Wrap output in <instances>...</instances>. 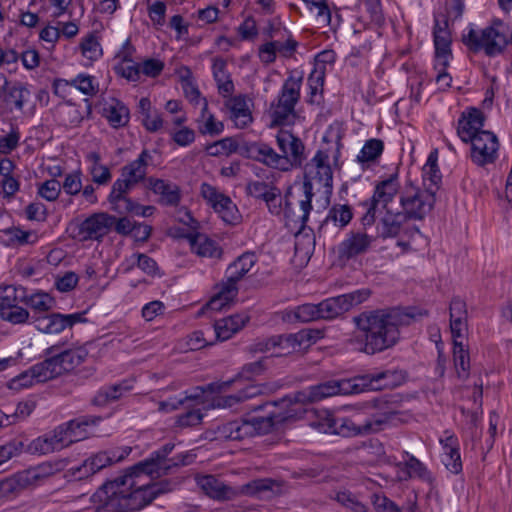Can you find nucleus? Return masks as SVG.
<instances>
[{"label": "nucleus", "mask_w": 512, "mask_h": 512, "mask_svg": "<svg viewBox=\"0 0 512 512\" xmlns=\"http://www.w3.org/2000/svg\"><path fill=\"white\" fill-rule=\"evenodd\" d=\"M155 475L136 464L102 485L107 495L102 512H134L149 505L159 494L168 491L162 483H153Z\"/></svg>", "instance_id": "nucleus-1"}, {"label": "nucleus", "mask_w": 512, "mask_h": 512, "mask_svg": "<svg viewBox=\"0 0 512 512\" xmlns=\"http://www.w3.org/2000/svg\"><path fill=\"white\" fill-rule=\"evenodd\" d=\"M424 314H415L400 308L360 313L353 318L354 324L363 336L359 351L374 355L394 347L400 339V327L410 325L417 316Z\"/></svg>", "instance_id": "nucleus-2"}, {"label": "nucleus", "mask_w": 512, "mask_h": 512, "mask_svg": "<svg viewBox=\"0 0 512 512\" xmlns=\"http://www.w3.org/2000/svg\"><path fill=\"white\" fill-rule=\"evenodd\" d=\"M372 406L379 409L381 413L374 415L371 419L365 421L364 424H356L351 419L337 417L325 411L324 415L320 417L317 422H314L313 425L324 433L336 434L343 437L378 432L381 430L382 425L387 423L389 419L396 414V411L392 407V403L385 397L374 399Z\"/></svg>", "instance_id": "nucleus-3"}, {"label": "nucleus", "mask_w": 512, "mask_h": 512, "mask_svg": "<svg viewBox=\"0 0 512 512\" xmlns=\"http://www.w3.org/2000/svg\"><path fill=\"white\" fill-rule=\"evenodd\" d=\"M512 39L509 26L500 19H494L483 29H470L463 35V43L473 53L483 52L488 57L504 53Z\"/></svg>", "instance_id": "nucleus-4"}, {"label": "nucleus", "mask_w": 512, "mask_h": 512, "mask_svg": "<svg viewBox=\"0 0 512 512\" xmlns=\"http://www.w3.org/2000/svg\"><path fill=\"white\" fill-rule=\"evenodd\" d=\"M197 484L211 499L217 501H229L234 499L240 493L256 495L259 492L271 490L273 481L270 479L255 480L243 485L240 491H238L213 475H204L197 477Z\"/></svg>", "instance_id": "nucleus-5"}, {"label": "nucleus", "mask_w": 512, "mask_h": 512, "mask_svg": "<svg viewBox=\"0 0 512 512\" xmlns=\"http://www.w3.org/2000/svg\"><path fill=\"white\" fill-rule=\"evenodd\" d=\"M87 421L71 420L65 425L59 426L54 430L51 437L38 438L31 442L27 450L31 453L47 454L59 450L73 442L79 441L85 437L81 428L87 426Z\"/></svg>", "instance_id": "nucleus-6"}, {"label": "nucleus", "mask_w": 512, "mask_h": 512, "mask_svg": "<svg viewBox=\"0 0 512 512\" xmlns=\"http://www.w3.org/2000/svg\"><path fill=\"white\" fill-rule=\"evenodd\" d=\"M152 162V155L144 149L139 157L131 163L125 165L121 169L122 179H118L113 183L111 193L109 195L110 203H114L126 197V194L139 182L145 179L147 167Z\"/></svg>", "instance_id": "nucleus-7"}, {"label": "nucleus", "mask_w": 512, "mask_h": 512, "mask_svg": "<svg viewBox=\"0 0 512 512\" xmlns=\"http://www.w3.org/2000/svg\"><path fill=\"white\" fill-rule=\"evenodd\" d=\"M435 191L422 190L412 184L400 193L399 203L402 213L408 220H422L433 209Z\"/></svg>", "instance_id": "nucleus-8"}, {"label": "nucleus", "mask_w": 512, "mask_h": 512, "mask_svg": "<svg viewBox=\"0 0 512 512\" xmlns=\"http://www.w3.org/2000/svg\"><path fill=\"white\" fill-rule=\"evenodd\" d=\"M399 193V183L396 176L380 181L376 184L374 193L367 203L368 208L363 215L361 222L363 227H372L376 222V213L382 209H396L394 199Z\"/></svg>", "instance_id": "nucleus-9"}, {"label": "nucleus", "mask_w": 512, "mask_h": 512, "mask_svg": "<svg viewBox=\"0 0 512 512\" xmlns=\"http://www.w3.org/2000/svg\"><path fill=\"white\" fill-rule=\"evenodd\" d=\"M301 79L289 77L283 84L277 103L271 105L272 126L286 125L295 118V105L300 99Z\"/></svg>", "instance_id": "nucleus-10"}, {"label": "nucleus", "mask_w": 512, "mask_h": 512, "mask_svg": "<svg viewBox=\"0 0 512 512\" xmlns=\"http://www.w3.org/2000/svg\"><path fill=\"white\" fill-rule=\"evenodd\" d=\"M116 221V217L108 213H94L73 227V238L80 242L101 241L107 235Z\"/></svg>", "instance_id": "nucleus-11"}, {"label": "nucleus", "mask_w": 512, "mask_h": 512, "mask_svg": "<svg viewBox=\"0 0 512 512\" xmlns=\"http://www.w3.org/2000/svg\"><path fill=\"white\" fill-rule=\"evenodd\" d=\"M174 447L175 445L173 443H166L160 449L153 452L149 458L138 462L136 464V468L144 469L156 477H161L162 475L167 474L172 467L189 464L187 461L189 456L186 454H180L170 459L167 458Z\"/></svg>", "instance_id": "nucleus-12"}, {"label": "nucleus", "mask_w": 512, "mask_h": 512, "mask_svg": "<svg viewBox=\"0 0 512 512\" xmlns=\"http://www.w3.org/2000/svg\"><path fill=\"white\" fill-rule=\"evenodd\" d=\"M58 346H51L46 350L47 355H52L46 360L35 364L28 371L22 373L15 382H18L22 387H29L35 383H44L48 380L54 379L61 375V368H59L57 358L54 353L58 352Z\"/></svg>", "instance_id": "nucleus-13"}, {"label": "nucleus", "mask_w": 512, "mask_h": 512, "mask_svg": "<svg viewBox=\"0 0 512 512\" xmlns=\"http://www.w3.org/2000/svg\"><path fill=\"white\" fill-rule=\"evenodd\" d=\"M130 452V447L100 451L87 458L82 465L74 470V473L79 474L80 479L87 478L105 467L121 462L130 454Z\"/></svg>", "instance_id": "nucleus-14"}, {"label": "nucleus", "mask_w": 512, "mask_h": 512, "mask_svg": "<svg viewBox=\"0 0 512 512\" xmlns=\"http://www.w3.org/2000/svg\"><path fill=\"white\" fill-rule=\"evenodd\" d=\"M469 142L471 158L475 164L483 167L496 160L499 143L495 134L486 130L480 131Z\"/></svg>", "instance_id": "nucleus-15"}, {"label": "nucleus", "mask_w": 512, "mask_h": 512, "mask_svg": "<svg viewBox=\"0 0 512 512\" xmlns=\"http://www.w3.org/2000/svg\"><path fill=\"white\" fill-rule=\"evenodd\" d=\"M201 194L224 222L236 224L239 221L238 208L228 196L220 193L215 187L207 183L202 184Z\"/></svg>", "instance_id": "nucleus-16"}, {"label": "nucleus", "mask_w": 512, "mask_h": 512, "mask_svg": "<svg viewBox=\"0 0 512 512\" xmlns=\"http://www.w3.org/2000/svg\"><path fill=\"white\" fill-rule=\"evenodd\" d=\"M332 174L328 154L319 150L304 167V182L312 184V180H317L324 187L331 188Z\"/></svg>", "instance_id": "nucleus-17"}, {"label": "nucleus", "mask_w": 512, "mask_h": 512, "mask_svg": "<svg viewBox=\"0 0 512 512\" xmlns=\"http://www.w3.org/2000/svg\"><path fill=\"white\" fill-rule=\"evenodd\" d=\"M295 398L296 392L277 401L266 402L263 405L254 407L253 410L267 409L270 419H272L277 427L287 421L296 419L298 413L296 409L293 408V405L300 403L297 402Z\"/></svg>", "instance_id": "nucleus-18"}, {"label": "nucleus", "mask_w": 512, "mask_h": 512, "mask_svg": "<svg viewBox=\"0 0 512 512\" xmlns=\"http://www.w3.org/2000/svg\"><path fill=\"white\" fill-rule=\"evenodd\" d=\"M276 141L281 155L289 161V170L292 167H301L305 160L303 142L287 130H280Z\"/></svg>", "instance_id": "nucleus-19"}, {"label": "nucleus", "mask_w": 512, "mask_h": 512, "mask_svg": "<svg viewBox=\"0 0 512 512\" xmlns=\"http://www.w3.org/2000/svg\"><path fill=\"white\" fill-rule=\"evenodd\" d=\"M367 230V227L365 228ZM376 236L369 235L367 231H351L338 247V255L341 259H351L366 253Z\"/></svg>", "instance_id": "nucleus-20"}, {"label": "nucleus", "mask_w": 512, "mask_h": 512, "mask_svg": "<svg viewBox=\"0 0 512 512\" xmlns=\"http://www.w3.org/2000/svg\"><path fill=\"white\" fill-rule=\"evenodd\" d=\"M433 35L437 66L446 68L451 56V35L448 30V20L446 18L442 21L437 18L435 19Z\"/></svg>", "instance_id": "nucleus-21"}, {"label": "nucleus", "mask_w": 512, "mask_h": 512, "mask_svg": "<svg viewBox=\"0 0 512 512\" xmlns=\"http://www.w3.org/2000/svg\"><path fill=\"white\" fill-rule=\"evenodd\" d=\"M407 221L401 210L387 209L377 222L376 237L382 239L398 237Z\"/></svg>", "instance_id": "nucleus-22"}, {"label": "nucleus", "mask_w": 512, "mask_h": 512, "mask_svg": "<svg viewBox=\"0 0 512 512\" xmlns=\"http://www.w3.org/2000/svg\"><path fill=\"white\" fill-rule=\"evenodd\" d=\"M304 199L299 202V211H294L291 207V203L286 200L284 207V215L288 224L293 223L299 225V229L302 230L308 220L310 211L312 209V198L314 196L313 186L308 181L303 182Z\"/></svg>", "instance_id": "nucleus-23"}, {"label": "nucleus", "mask_w": 512, "mask_h": 512, "mask_svg": "<svg viewBox=\"0 0 512 512\" xmlns=\"http://www.w3.org/2000/svg\"><path fill=\"white\" fill-rule=\"evenodd\" d=\"M256 262V255L251 252H246L228 266L226 271L227 281L225 283L231 287L230 293L238 291L237 282L251 271Z\"/></svg>", "instance_id": "nucleus-24"}, {"label": "nucleus", "mask_w": 512, "mask_h": 512, "mask_svg": "<svg viewBox=\"0 0 512 512\" xmlns=\"http://www.w3.org/2000/svg\"><path fill=\"white\" fill-rule=\"evenodd\" d=\"M335 395H337L336 380H330L297 391L295 399L301 405H308Z\"/></svg>", "instance_id": "nucleus-25"}, {"label": "nucleus", "mask_w": 512, "mask_h": 512, "mask_svg": "<svg viewBox=\"0 0 512 512\" xmlns=\"http://www.w3.org/2000/svg\"><path fill=\"white\" fill-rule=\"evenodd\" d=\"M484 115L476 108H471L467 115L463 114L458 121L457 134L461 140L468 143L478 132L483 131Z\"/></svg>", "instance_id": "nucleus-26"}, {"label": "nucleus", "mask_w": 512, "mask_h": 512, "mask_svg": "<svg viewBox=\"0 0 512 512\" xmlns=\"http://www.w3.org/2000/svg\"><path fill=\"white\" fill-rule=\"evenodd\" d=\"M449 314L452 337L463 338L467 331L466 303L458 297L453 298L450 302Z\"/></svg>", "instance_id": "nucleus-27"}, {"label": "nucleus", "mask_w": 512, "mask_h": 512, "mask_svg": "<svg viewBox=\"0 0 512 512\" xmlns=\"http://www.w3.org/2000/svg\"><path fill=\"white\" fill-rule=\"evenodd\" d=\"M65 460H57L54 462H45L37 465L36 467H32L30 469L24 470V476L27 479V482L30 487H34L38 485L43 480L48 477L56 474L65 469L66 467Z\"/></svg>", "instance_id": "nucleus-28"}, {"label": "nucleus", "mask_w": 512, "mask_h": 512, "mask_svg": "<svg viewBox=\"0 0 512 512\" xmlns=\"http://www.w3.org/2000/svg\"><path fill=\"white\" fill-rule=\"evenodd\" d=\"M277 347L281 350L279 355L291 354L310 345L311 336L308 331L301 330L294 334L276 335Z\"/></svg>", "instance_id": "nucleus-29"}, {"label": "nucleus", "mask_w": 512, "mask_h": 512, "mask_svg": "<svg viewBox=\"0 0 512 512\" xmlns=\"http://www.w3.org/2000/svg\"><path fill=\"white\" fill-rule=\"evenodd\" d=\"M248 321L249 316L244 314H236L217 320L214 324L217 339L221 341L228 340L232 335L242 329Z\"/></svg>", "instance_id": "nucleus-30"}, {"label": "nucleus", "mask_w": 512, "mask_h": 512, "mask_svg": "<svg viewBox=\"0 0 512 512\" xmlns=\"http://www.w3.org/2000/svg\"><path fill=\"white\" fill-rule=\"evenodd\" d=\"M149 188L160 195V203L169 206H176L180 202V191L177 185L166 182L162 179L149 178Z\"/></svg>", "instance_id": "nucleus-31"}, {"label": "nucleus", "mask_w": 512, "mask_h": 512, "mask_svg": "<svg viewBox=\"0 0 512 512\" xmlns=\"http://www.w3.org/2000/svg\"><path fill=\"white\" fill-rule=\"evenodd\" d=\"M226 107L230 110L231 119L237 127L244 128L252 122L251 111L245 96L230 97L226 101Z\"/></svg>", "instance_id": "nucleus-32"}, {"label": "nucleus", "mask_w": 512, "mask_h": 512, "mask_svg": "<svg viewBox=\"0 0 512 512\" xmlns=\"http://www.w3.org/2000/svg\"><path fill=\"white\" fill-rule=\"evenodd\" d=\"M251 427L245 419L234 420L217 427L216 438L219 440H242L251 437Z\"/></svg>", "instance_id": "nucleus-33"}, {"label": "nucleus", "mask_w": 512, "mask_h": 512, "mask_svg": "<svg viewBox=\"0 0 512 512\" xmlns=\"http://www.w3.org/2000/svg\"><path fill=\"white\" fill-rule=\"evenodd\" d=\"M186 238L190 243L192 251L199 256L212 258L221 255V250L216 243L203 234L190 233L186 235Z\"/></svg>", "instance_id": "nucleus-34"}, {"label": "nucleus", "mask_w": 512, "mask_h": 512, "mask_svg": "<svg viewBox=\"0 0 512 512\" xmlns=\"http://www.w3.org/2000/svg\"><path fill=\"white\" fill-rule=\"evenodd\" d=\"M28 488L30 486L23 471L0 480V496L2 499L15 497Z\"/></svg>", "instance_id": "nucleus-35"}, {"label": "nucleus", "mask_w": 512, "mask_h": 512, "mask_svg": "<svg viewBox=\"0 0 512 512\" xmlns=\"http://www.w3.org/2000/svg\"><path fill=\"white\" fill-rule=\"evenodd\" d=\"M87 351L80 347L68 349L55 354L61 373L69 372L79 366L87 357Z\"/></svg>", "instance_id": "nucleus-36"}, {"label": "nucleus", "mask_w": 512, "mask_h": 512, "mask_svg": "<svg viewBox=\"0 0 512 512\" xmlns=\"http://www.w3.org/2000/svg\"><path fill=\"white\" fill-rule=\"evenodd\" d=\"M371 390L393 388L403 381V375L398 371H382L376 374H367Z\"/></svg>", "instance_id": "nucleus-37"}, {"label": "nucleus", "mask_w": 512, "mask_h": 512, "mask_svg": "<svg viewBox=\"0 0 512 512\" xmlns=\"http://www.w3.org/2000/svg\"><path fill=\"white\" fill-rule=\"evenodd\" d=\"M212 68L219 93L224 97L231 95L234 91V84L230 75L226 72V61L222 58H215Z\"/></svg>", "instance_id": "nucleus-38"}, {"label": "nucleus", "mask_w": 512, "mask_h": 512, "mask_svg": "<svg viewBox=\"0 0 512 512\" xmlns=\"http://www.w3.org/2000/svg\"><path fill=\"white\" fill-rule=\"evenodd\" d=\"M129 390L130 387L125 382L103 387L92 399V404L99 407L106 406L109 403L120 399L122 395Z\"/></svg>", "instance_id": "nucleus-39"}, {"label": "nucleus", "mask_w": 512, "mask_h": 512, "mask_svg": "<svg viewBox=\"0 0 512 512\" xmlns=\"http://www.w3.org/2000/svg\"><path fill=\"white\" fill-rule=\"evenodd\" d=\"M367 374L355 376L350 379L336 380V394H359L371 390Z\"/></svg>", "instance_id": "nucleus-40"}, {"label": "nucleus", "mask_w": 512, "mask_h": 512, "mask_svg": "<svg viewBox=\"0 0 512 512\" xmlns=\"http://www.w3.org/2000/svg\"><path fill=\"white\" fill-rule=\"evenodd\" d=\"M258 152L259 155L256 161L282 171L289 170V161L282 155L276 153L274 149L269 145L265 143H259Z\"/></svg>", "instance_id": "nucleus-41"}, {"label": "nucleus", "mask_w": 512, "mask_h": 512, "mask_svg": "<svg viewBox=\"0 0 512 512\" xmlns=\"http://www.w3.org/2000/svg\"><path fill=\"white\" fill-rule=\"evenodd\" d=\"M246 193L248 196L261 199L263 201L274 199L275 195H281L279 188L264 181L248 182L246 185Z\"/></svg>", "instance_id": "nucleus-42"}, {"label": "nucleus", "mask_w": 512, "mask_h": 512, "mask_svg": "<svg viewBox=\"0 0 512 512\" xmlns=\"http://www.w3.org/2000/svg\"><path fill=\"white\" fill-rule=\"evenodd\" d=\"M342 303L340 295L320 302L318 304L320 319L332 320L346 313Z\"/></svg>", "instance_id": "nucleus-43"}, {"label": "nucleus", "mask_w": 512, "mask_h": 512, "mask_svg": "<svg viewBox=\"0 0 512 512\" xmlns=\"http://www.w3.org/2000/svg\"><path fill=\"white\" fill-rule=\"evenodd\" d=\"M108 122L114 127H123L129 121V109L121 102L116 101L104 108Z\"/></svg>", "instance_id": "nucleus-44"}, {"label": "nucleus", "mask_w": 512, "mask_h": 512, "mask_svg": "<svg viewBox=\"0 0 512 512\" xmlns=\"http://www.w3.org/2000/svg\"><path fill=\"white\" fill-rule=\"evenodd\" d=\"M5 91V102L7 104H14L17 110H22L27 96H29L28 89L21 83H15L11 86L6 82L3 86Z\"/></svg>", "instance_id": "nucleus-45"}, {"label": "nucleus", "mask_w": 512, "mask_h": 512, "mask_svg": "<svg viewBox=\"0 0 512 512\" xmlns=\"http://www.w3.org/2000/svg\"><path fill=\"white\" fill-rule=\"evenodd\" d=\"M353 218L352 209L347 204H334L325 219V223L332 222L335 226L343 228L347 226Z\"/></svg>", "instance_id": "nucleus-46"}, {"label": "nucleus", "mask_w": 512, "mask_h": 512, "mask_svg": "<svg viewBox=\"0 0 512 512\" xmlns=\"http://www.w3.org/2000/svg\"><path fill=\"white\" fill-rule=\"evenodd\" d=\"M459 338H453L454 348V362L456 371L459 378L466 379L470 368L469 354L464 349L462 342L458 341Z\"/></svg>", "instance_id": "nucleus-47"}, {"label": "nucleus", "mask_w": 512, "mask_h": 512, "mask_svg": "<svg viewBox=\"0 0 512 512\" xmlns=\"http://www.w3.org/2000/svg\"><path fill=\"white\" fill-rule=\"evenodd\" d=\"M230 290L231 287L227 283H223L219 292L212 297L202 310L221 311L226 308L233 301L238 292L230 293Z\"/></svg>", "instance_id": "nucleus-48"}, {"label": "nucleus", "mask_w": 512, "mask_h": 512, "mask_svg": "<svg viewBox=\"0 0 512 512\" xmlns=\"http://www.w3.org/2000/svg\"><path fill=\"white\" fill-rule=\"evenodd\" d=\"M384 143L380 139H369L365 142L360 153L357 156V161L360 163H367L375 161L383 152Z\"/></svg>", "instance_id": "nucleus-49"}, {"label": "nucleus", "mask_w": 512, "mask_h": 512, "mask_svg": "<svg viewBox=\"0 0 512 512\" xmlns=\"http://www.w3.org/2000/svg\"><path fill=\"white\" fill-rule=\"evenodd\" d=\"M298 321L302 323L315 321L320 319L318 304H303L296 307L291 314H289V320Z\"/></svg>", "instance_id": "nucleus-50"}, {"label": "nucleus", "mask_w": 512, "mask_h": 512, "mask_svg": "<svg viewBox=\"0 0 512 512\" xmlns=\"http://www.w3.org/2000/svg\"><path fill=\"white\" fill-rule=\"evenodd\" d=\"M5 233L10 236V242L17 245H32L39 239V235L36 231H25L19 227H11L5 230Z\"/></svg>", "instance_id": "nucleus-51"}, {"label": "nucleus", "mask_w": 512, "mask_h": 512, "mask_svg": "<svg viewBox=\"0 0 512 512\" xmlns=\"http://www.w3.org/2000/svg\"><path fill=\"white\" fill-rule=\"evenodd\" d=\"M25 289L22 287H15L8 285L0 287V300L4 309L10 308L24 300Z\"/></svg>", "instance_id": "nucleus-52"}, {"label": "nucleus", "mask_w": 512, "mask_h": 512, "mask_svg": "<svg viewBox=\"0 0 512 512\" xmlns=\"http://www.w3.org/2000/svg\"><path fill=\"white\" fill-rule=\"evenodd\" d=\"M25 303L37 313H45L53 307L54 300L47 293H36L29 297L24 295Z\"/></svg>", "instance_id": "nucleus-53"}, {"label": "nucleus", "mask_w": 512, "mask_h": 512, "mask_svg": "<svg viewBox=\"0 0 512 512\" xmlns=\"http://www.w3.org/2000/svg\"><path fill=\"white\" fill-rule=\"evenodd\" d=\"M236 149V138L227 137L206 146V152L210 156L229 155Z\"/></svg>", "instance_id": "nucleus-54"}, {"label": "nucleus", "mask_w": 512, "mask_h": 512, "mask_svg": "<svg viewBox=\"0 0 512 512\" xmlns=\"http://www.w3.org/2000/svg\"><path fill=\"white\" fill-rule=\"evenodd\" d=\"M371 296L370 289L363 288L359 290L352 291L350 293L340 295L342 304L345 307L346 312H348L353 307L362 304Z\"/></svg>", "instance_id": "nucleus-55"}, {"label": "nucleus", "mask_w": 512, "mask_h": 512, "mask_svg": "<svg viewBox=\"0 0 512 512\" xmlns=\"http://www.w3.org/2000/svg\"><path fill=\"white\" fill-rule=\"evenodd\" d=\"M245 422L251 427V436L257 434H267L276 427L270 416L267 414L263 417H253L251 419H245Z\"/></svg>", "instance_id": "nucleus-56"}, {"label": "nucleus", "mask_w": 512, "mask_h": 512, "mask_svg": "<svg viewBox=\"0 0 512 512\" xmlns=\"http://www.w3.org/2000/svg\"><path fill=\"white\" fill-rule=\"evenodd\" d=\"M336 500L353 512H367L368 507L357 499L350 491H341L336 494Z\"/></svg>", "instance_id": "nucleus-57"}, {"label": "nucleus", "mask_w": 512, "mask_h": 512, "mask_svg": "<svg viewBox=\"0 0 512 512\" xmlns=\"http://www.w3.org/2000/svg\"><path fill=\"white\" fill-rule=\"evenodd\" d=\"M25 445L19 439H13L10 442L0 446V465L10 460L12 457L19 455Z\"/></svg>", "instance_id": "nucleus-58"}, {"label": "nucleus", "mask_w": 512, "mask_h": 512, "mask_svg": "<svg viewBox=\"0 0 512 512\" xmlns=\"http://www.w3.org/2000/svg\"><path fill=\"white\" fill-rule=\"evenodd\" d=\"M371 503L376 512H402L401 508L384 494H373Z\"/></svg>", "instance_id": "nucleus-59"}, {"label": "nucleus", "mask_w": 512, "mask_h": 512, "mask_svg": "<svg viewBox=\"0 0 512 512\" xmlns=\"http://www.w3.org/2000/svg\"><path fill=\"white\" fill-rule=\"evenodd\" d=\"M1 317L13 324H22L30 318V315L26 309L19 307L18 304H16L15 306L4 309Z\"/></svg>", "instance_id": "nucleus-60"}, {"label": "nucleus", "mask_w": 512, "mask_h": 512, "mask_svg": "<svg viewBox=\"0 0 512 512\" xmlns=\"http://www.w3.org/2000/svg\"><path fill=\"white\" fill-rule=\"evenodd\" d=\"M82 54L90 59L95 60L101 55V48L97 38L94 35H88L81 43Z\"/></svg>", "instance_id": "nucleus-61"}, {"label": "nucleus", "mask_w": 512, "mask_h": 512, "mask_svg": "<svg viewBox=\"0 0 512 512\" xmlns=\"http://www.w3.org/2000/svg\"><path fill=\"white\" fill-rule=\"evenodd\" d=\"M442 462L452 473L458 474L462 470V463L458 448H449L448 452L444 451Z\"/></svg>", "instance_id": "nucleus-62"}, {"label": "nucleus", "mask_w": 512, "mask_h": 512, "mask_svg": "<svg viewBox=\"0 0 512 512\" xmlns=\"http://www.w3.org/2000/svg\"><path fill=\"white\" fill-rule=\"evenodd\" d=\"M60 191H61L60 183L55 179H51V180L45 181L39 187L38 193L41 197H43L44 199H46L48 201H55L58 198Z\"/></svg>", "instance_id": "nucleus-63"}, {"label": "nucleus", "mask_w": 512, "mask_h": 512, "mask_svg": "<svg viewBox=\"0 0 512 512\" xmlns=\"http://www.w3.org/2000/svg\"><path fill=\"white\" fill-rule=\"evenodd\" d=\"M94 78L89 75H78L71 81V85L81 91L85 95L92 96L97 92L95 85L93 84Z\"/></svg>", "instance_id": "nucleus-64"}]
</instances>
